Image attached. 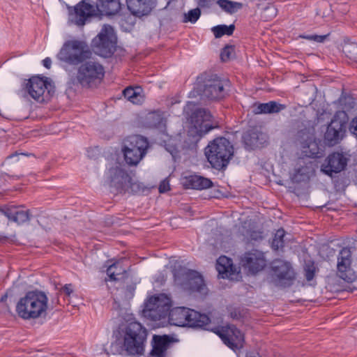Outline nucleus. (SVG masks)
<instances>
[{
    "instance_id": "nucleus-34",
    "label": "nucleus",
    "mask_w": 357,
    "mask_h": 357,
    "mask_svg": "<svg viewBox=\"0 0 357 357\" xmlns=\"http://www.w3.org/2000/svg\"><path fill=\"white\" fill-rule=\"evenodd\" d=\"M218 4L222 10L229 14H233L236 13L238 9L242 8V3L229 0H218Z\"/></svg>"
},
{
    "instance_id": "nucleus-43",
    "label": "nucleus",
    "mask_w": 357,
    "mask_h": 357,
    "mask_svg": "<svg viewBox=\"0 0 357 357\" xmlns=\"http://www.w3.org/2000/svg\"><path fill=\"white\" fill-rule=\"evenodd\" d=\"M16 208L17 207L15 206H4L3 207H0V213H1L6 218H8L9 220L13 221L16 211Z\"/></svg>"
},
{
    "instance_id": "nucleus-1",
    "label": "nucleus",
    "mask_w": 357,
    "mask_h": 357,
    "mask_svg": "<svg viewBox=\"0 0 357 357\" xmlns=\"http://www.w3.org/2000/svg\"><path fill=\"white\" fill-rule=\"evenodd\" d=\"M146 338V331L138 322H131L126 328L123 342L116 340L112 342L107 354L136 355L144 351V342Z\"/></svg>"
},
{
    "instance_id": "nucleus-32",
    "label": "nucleus",
    "mask_w": 357,
    "mask_h": 357,
    "mask_svg": "<svg viewBox=\"0 0 357 357\" xmlns=\"http://www.w3.org/2000/svg\"><path fill=\"white\" fill-rule=\"evenodd\" d=\"M139 87H137L136 89L130 86L127 87L123 91V94L128 100L134 104H139L141 102L142 99L139 92Z\"/></svg>"
},
{
    "instance_id": "nucleus-20",
    "label": "nucleus",
    "mask_w": 357,
    "mask_h": 357,
    "mask_svg": "<svg viewBox=\"0 0 357 357\" xmlns=\"http://www.w3.org/2000/svg\"><path fill=\"white\" fill-rule=\"evenodd\" d=\"M129 174L119 166L116 165L109 169L107 180L111 188H115L117 192L122 193L128 190L127 182Z\"/></svg>"
},
{
    "instance_id": "nucleus-5",
    "label": "nucleus",
    "mask_w": 357,
    "mask_h": 357,
    "mask_svg": "<svg viewBox=\"0 0 357 357\" xmlns=\"http://www.w3.org/2000/svg\"><path fill=\"white\" fill-rule=\"evenodd\" d=\"M92 56V52L87 43L79 40H69L64 43L57 58L69 65L77 66Z\"/></svg>"
},
{
    "instance_id": "nucleus-44",
    "label": "nucleus",
    "mask_w": 357,
    "mask_h": 357,
    "mask_svg": "<svg viewBox=\"0 0 357 357\" xmlns=\"http://www.w3.org/2000/svg\"><path fill=\"white\" fill-rule=\"evenodd\" d=\"M329 36V34L326 35H302L300 36L301 38L307 39L310 40H313L317 43H323Z\"/></svg>"
},
{
    "instance_id": "nucleus-27",
    "label": "nucleus",
    "mask_w": 357,
    "mask_h": 357,
    "mask_svg": "<svg viewBox=\"0 0 357 357\" xmlns=\"http://www.w3.org/2000/svg\"><path fill=\"white\" fill-rule=\"evenodd\" d=\"M286 105L275 101H270L266 103H259L254 105L253 112L256 114L279 113L286 108Z\"/></svg>"
},
{
    "instance_id": "nucleus-11",
    "label": "nucleus",
    "mask_w": 357,
    "mask_h": 357,
    "mask_svg": "<svg viewBox=\"0 0 357 357\" xmlns=\"http://www.w3.org/2000/svg\"><path fill=\"white\" fill-rule=\"evenodd\" d=\"M271 282L278 287H287L293 284L295 273L290 263L274 259L271 264Z\"/></svg>"
},
{
    "instance_id": "nucleus-30",
    "label": "nucleus",
    "mask_w": 357,
    "mask_h": 357,
    "mask_svg": "<svg viewBox=\"0 0 357 357\" xmlns=\"http://www.w3.org/2000/svg\"><path fill=\"white\" fill-rule=\"evenodd\" d=\"M231 260L225 257H220L216 262V270L222 278H228L232 271Z\"/></svg>"
},
{
    "instance_id": "nucleus-56",
    "label": "nucleus",
    "mask_w": 357,
    "mask_h": 357,
    "mask_svg": "<svg viewBox=\"0 0 357 357\" xmlns=\"http://www.w3.org/2000/svg\"><path fill=\"white\" fill-rule=\"evenodd\" d=\"M56 303H59L58 297L56 298Z\"/></svg>"
},
{
    "instance_id": "nucleus-8",
    "label": "nucleus",
    "mask_w": 357,
    "mask_h": 357,
    "mask_svg": "<svg viewBox=\"0 0 357 357\" xmlns=\"http://www.w3.org/2000/svg\"><path fill=\"white\" fill-rule=\"evenodd\" d=\"M175 282L183 289L190 293H197L201 296H206L208 289L202 275L196 271L190 269H181L174 271Z\"/></svg>"
},
{
    "instance_id": "nucleus-48",
    "label": "nucleus",
    "mask_w": 357,
    "mask_h": 357,
    "mask_svg": "<svg viewBox=\"0 0 357 357\" xmlns=\"http://www.w3.org/2000/svg\"><path fill=\"white\" fill-rule=\"evenodd\" d=\"M250 238L252 240L259 241L263 238L261 235V232L259 231H252L250 234Z\"/></svg>"
},
{
    "instance_id": "nucleus-46",
    "label": "nucleus",
    "mask_w": 357,
    "mask_h": 357,
    "mask_svg": "<svg viewBox=\"0 0 357 357\" xmlns=\"http://www.w3.org/2000/svg\"><path fill=\"white\" fill-rule=\"evenodd\" d=\"M169 190V183L163 181L160 183L159 185V192L161 193L165 192Z\"/></svg>"
},
{
    "instance_id": "nucleus-31",
    "label": "nucleus",
    "mask_w": 357,
    "mask_h": 357,
    "mask_svg": "<svg viewBox=\"0 0 357 357\" xmlns=\"http://www.w3.org/2000/svg\"><path fill=\"white\" fill-rule=\"evenodd\" d=\"M310 169L307 166H302L294 169L291 178L294 183L306 181L310 178Z\"/></svg>"
},
{
    "instance_id": "nucleus-28",
    "label": "nucleus",
    "mask_w": 357,
    "mask_h": 357,
    "mask_svg": "<svg viewBox=\"0 0 357 357\" xmlns=\"http://www.w3.org/2000/svg\"><path fill=\"white\" fill-rule=\"evenodd\" d=\"M210 322L209 317L204 314H201L194 310L188 308V321L186 326L190 327H202Z\"/></svg>"
},
{
    "instance_id": "nucleus-45",
    "label": "nucleus",
    "mask_w": 357,
    "mask_h": 357,
    "mask_svg": "<svg viewBox=\"0 0 357 357\" xmlns=\"http://www.w3.org/2000/svg\"><path fill=\"white\" fill-rule=\"evenodd\" d=\"M349 130L357 137V117L354 119L350 123Z\"/></svg>"
},
{
    "instance_id": "nucleus-4",
    "label": "nucleus",
    "mask_w": 357,
    "mask_h": 357,
    "mask_svg": "<svg viewBox=\"0 0 357 357\" xmlns=\"http://www.w3.org/2000/svg\"><path fill=\"white\" fill-rule=\"evenodd\" d=\"M190 123L188 135L192 137L191 142L197 143L203 136L211 130L219 127L211 112L204 108L195 109L190 116Z\"/></svg>"
},
{
    "instance_id": "nucleus-29",
    "label": "nucleus",
    "mask_w": 357,
    "mask_h": 357,
    "mask_svg": "<svg viewBox=\"0 0 357 357\" xmlns=\"http://www.w3.org/2000/svg\"><path fill=\"white\" fill-rule=\"evenodd\" d=\"M100 10L106 15H113L121 8L120 0H99Z\"/></svg>"
},
{
    "instance_id": "nucleus-54",
    "label": "nucleus",
    "mask_w": 357,
    "mask_h": 357,
    "mask_svg": "<svg viewBox=\"0 0 357 357\" xmlns=\"http://www.w3.org/2000/svg\"><path fill=\"white\" fill-rule=\"evenodd\" d=\"M304 133H305V132L303 130H301L300 132H298V137L303 138V134H304Z\"/></svg>"
},
{
    "instance_id": "nucleus-15",
    "label": "nucleus",
    "mask_w": 357,
    "mask_h": 357,
    "mask_svg": "<svg viewBox=\"0 0 357 357\" xmlns=\"http://www.w3.org/2000/svg\"><path fill=\"white\" fill-rule=\"evenodd\" d=\"M49 86L50 83L48 82L47 77L44 79L39 76H33L26 80L20 92L24 98L29 96L35 100L42 102L44 101V93Z\"/></svg>"
},
{
    "instance_id": "nucleus-47",
    "label": "nucleus",
    "mask_w": 357,
    "mask_h": 357,
    "mask_svg": "<svg viewBox=\"0 0 357 357\" xmlns=\"http://www.w3.org/2000/svg\"><path fill=\"white\" fill-rule=\"evenodd\" d=\"M305 276L307 281H311L314 276V270L311 269L310 268H307V269H305Z\"/></svg>"
},
{
    "instance_id": "nucleus-51",
    "label": "nucleus",
    "mask_w": 357,
    "mask_h": 357,
    "mask_svg": "<svg viewBox=\"0 0 357 357\" xmlns=\"http://www.w3.org/2000/svg\"><path fill=\"white\" fill-rule=\"evenodd\" d=\"M307 134H309V130H307ZM304 142L305 143H308V142L311 141L312 140V137L310 136H309V135H307V136L306 137L305 139H303Z\"/></svg>"
},
{
    "instance_id": "nucleus-26",
    "label": "nucleus",
    "mask_w": 357,
    "mask_h": 357,
    "mask_svg": "<svg viewBox=\"0 0 357 357\" xmlns=\"http://www.w3.org/2000/svg\"><path fill=\"white\" fill-rule=\"evenodd\" d=\"M126 2L129 10L137 17L147 15L153 10L150 6H146L143 0H126Z\"/></svg>"
},
{
    "instance_id": "nucleus-18",
    "label": "nucleus",
    "mask_w": 357,
    "mask_h": 357,
    "mask_svg": "<svg viewBox=\"0 0 357 357\" xmlns=\"http://www.w3.org/2000/svg\"><path fill=\"white\" fill-rule=\"evenodd\" d=\"M351 252L348 248H343L337 257V275L347 282H352L356 275L351 268Z\"/></svg>"
},
{
    "instance_id": "nucleus-21",
    "label": "nucleus",
    "mask_w": 357,
    "mask_h": 357,
    "mask_svg": "<svg viewBox=\"0 0 357 357\" xmlns=\"http://www.w3.org/2000/svg\"><path fill=\"white\" fill-rule=\"evenodd\" d=\"M174 342V338L167 335H154L152 338V349L149 353V357H166L167 351L171 344Z\"/></svg>"
},
{
    "instance_id": "nucleus-12",
    "label": "nucleus",
    "mask_w": 357,
    "mask_h": 357,
    "mask_svg": "<svg viewBox=\"0 0 357 357\" xmlns=\"http://www.w3.org/2000/svg\"><path fill=\"white\" fill-rule=\"evenodd\" d=\"M80 64L77 70V80L83 87H90L103 78L105 70L100 63L89 61Z\"/></svg>"
},
{
    "instance_id": "nucleus-52",
    "label": "nucleus",
    "mask_w": 357,
    "mask_h": 357,
    "mask_svg": "<svg viewBox=\"0 0 357 357\" xmlns=\"http://www.w3.org/2000/svg\"><path fill=\"white\" fill-rule=\"evenodd\" d=\"M207 1L208 0H199V5L203 6Z\"/></svg>"
},
{
    "instance_id": "nucleus-22",
    "label": "nucleus",
    "mask_w": 357,
    "mask_h": 357,
    "mask_svg": "<svg viewBox=\"0 0 357 357\" xmlns=\"http://www.w3.org/2000/svg\"><path fill=\"white\" fill-rule=\"evenodd\" d=\"M267 135L257 128L248 130L243 135V140L247 149L260 148L267 142Z\"/></svg>"
},
{
    "instance_id": "nucleus-13",
    "label": "nucleus",
    "mask_w": 357,
    "mask_h": 357,
    "mask_svg": "<svg viewBox=\"0 0 357 357\" xmlns=\"http://www.w3.org/2000/svg\"><path fill=\"white\" fill-rule=\"evenodd\" d=\"M347 128V114L343 111L337 112L327 127L324 135L328 146H334L343 138Z\"/></svg>"
},
{
    "instance_id": "nucleus-41",
    "label": "nucleus",
    "mask_w": 357,
    "mask_h": 357,
    "mask_svg": "<svg viewBox=\"0 0 357 357\" xmlns=\"http://www.w3.org/2000/svg\"><path fill=\"white\" fill-rule=\"evenodd\" d=\"M201 15V10L199 8H197L188 11L187 14L184 15V22H190L192 23H195L199 18Z\"/></svg>"
},
{
    "instance_id": "nucleus-24",
    "label": "nucleus",
    "mask_w": 357,
    "mask_h": 357,
    "mask_svg": "<svg viewBox=\"0 0 357 357\" xmlns=\"http://www.w3.org/2000/svg\"><path fill=\"white\" fill-rule=\"evenodd\" d=\"M106 273L109 278L108 281L124 283L126 280H128L126 270L119 261L109 265ZM106 281H107V279Z\"/></svg>"
},
{
    "instance_id": "nucleus-9",
    "label": "nucleus",
    "mask_w": 357,
    "mask_h": 357,
    "mask_svg": "<svg viewBox=\"0 0 357 357\" xmlns=\"http://www.w3.org/2000/svg\"><path fill=\"white\" fill-rule=\"evenodd\" d=\"M116 42L113 27L109 24H105L97 36L93 39L91 48L97 55L109 58L116 51Z\"/></svg>"
},
{
    "instance_id": "nucleus-16",
    "label": "nucleus",
    "mask_w": 357,
    "mask_h": 357,
    "mask_svg": "<svg viewBox=\"0 0 357 357\" xmlns=\"http://www.w3.org/2000/svg\"><path fill=\"white\" fill-rule=\"evenodd\" d=\"M240 264L250 273L254 275L265 268L266 260L262 252L253 249L241 257Z\"/></svg>"
},
{
    "instance_id": "nucleus-35",
    "label": "nucleus",
    "mask_w": 357,
    "mask_h": 357,
    "mask_svg": "<svg viewBox=\"0 0 357 357\" xmlns=\"http://www.w3.org/2000/svg\"><path fill=\"white\" fill-rule=\"evenodd\" d=\"M235 26L234 24H231L229 26L218 25L212 29V31L213 32L215 38H220L224 35H232Z\"/></svg>"
},
{
    "instance_id": "nucleus-36",
    "label": "nucleus",
    "mask_w": 357,
    "mask_h": 357,
    "mask_svg": "<svg viewBox=\"0 0 357 357\" xmlns=\"http://www.w3.org/2000/svg\"><path fill=\"white\" fill-rule=\"evenodd\" d=\"M342 51L345 55L351 59H357V43H345L342 47Z\"/></svg>"
},
{
    "instance_id": "nucleus-37",
    "label": "nucleus",
    "mask_w": 357,
    "mask_h": 357,
    "mask_svg": "<svg viewBox=\"0 0 357 357\" xmlns=\"http://www.w3.org/2000/svg\"><path fill=\"white\" fill-rule=\"evenodd\" d=\"M284 235L285 231L283 229L277 230L271 243V246L274 250H278L284 246L283 238Z\"/></svg>"
},
{
    "instance_id": "nucleus-38",
    "label": "nucleus",
    "mask_w": 357,
    "mask_h": 357,
    "mask_svg": "<svg viewBox=\"0 0 357 357\" xmlns=\"http://www.w3.org/2000/svg\"><path fill=\"white\" fill-rule=\"evenodd\" d=\"M30 219V213L29 211L19 210L16 208L13 222L18 225L24 224Z\"/></svg>"
},
{
    "instance_id": "nucleus-2",
    "label": "nucleus",
    "mask_w": 357,
    "mask_h": 357,
    "mask_svg": "<svg viewBox=\"0 0 357 357\" xmlns=\"http://www.w3.org/2000/svg\"><path fill=\"white\" fill-rule=\"evenodd\" d=\"M231 143L224 137H216L205 148V155L211 167L218 171L225 170L234 156Z\"/></svg>"
},
{
    "instance_id": "nucleus-19",
    "label": "nucleus",
    "mask_w": 357,
    "mask_h": 357,
    "mask_svg": "<svg viewBox=\"0 0 357 357\" xmlns=\"http://www.w3.org/2000/svg\"><path fill=\"white\" fill-rule=\"evenodd\" d=\"M348 160L342 153L333 152L325 159L321 170L326 174L332 176L333 173H339L344 170L347 165Z\"/></svg>"
},
{
    "instance_id": "nucleus-17",
    "label": "nucleus",
    "mask_w": 357,
    "mask_h": 357,
    "mask_svg": "<svg viewBox=\"0 0 357 357\" xmlns=\"http://www.w3.org/2000/svg\"><path fill=\"white\" fill-rule=\"evenodd\" d=\"M215 333L228 347L233 350L241 349L243 346L244 336L234 326L217 329Z\"/></svg>"
},
{
    "instance_id": "nucleus-50",
    "label": "nucleus",
    "mask_w": 357,
    "mask_h": 357,
    "mask_svg": "<svg viewBox=\"0 0 357 357\" xmlns=\"http://www.w3.org/2000/svg\"><path fill=\"white\" fill-rule=\"evenodd\" d=\"M43 64L46 68L50 69L52 64V60L50 59V58L47 57L45 59H43Z\"/></svg>"
},
{
    "instance_id": "nucleus-39",
    "label": "nucleus",
    "mask_w": 357,
    "mask_h": 357,
    "mask_svg": "<svg viewBox=\"0 0 357 357\" xmlns=\"http://www.w3.org/2000/svg\"><path fill=\"white\" fill-rule=\"evenodd\" d=\"M149 123L151 126L159 128L163 124L164 117L160 112H154L149 114Z\"/></svg>"
},
{
    "instance_id": "nucleus-23",
    "label": "nucleus",
    "mask_w": 357,
    "mask_h": 357,
    "mask_svg": "<svg viewBox=\"0 0 357 357\" xmlns=\"http://www.w3.org/2000/svg\"><path fill=\"white\" fill-rule=\"evenodd\" d=\"M182 184L185 188L204 190L213 186V182L208 178L193 174L183 178Z\"/></svg>"
},
{
    "instance_id": "nucleus-7",
    "label": "nucleus",
    "mask_w": 357,
    "mask_h": 357,
    "mask_svg": "<svg viewBox=\"0 0 357 357\" xmlns=\"http://www.w3.org/2000/svg\"><path fill=\"white\" fill-rule=\"evenodd\" d=\"M149 147L147 138L138 135L128 137L122 148L125 161L130 166L137 165L146 154Z\"/></svg>"
},
{
    "instance_id": "nucleus-10",
    "label": "nucleus",
    "mask_w": 357,
    "mask_h": 357,
    "mask_svg": "<svg viewBox=\"0 0 357 357\" xmlns=\"http://www.w3.org/2000/svg\"><path fill=\"white\" fill-rule=\"evenodd\" d=\"M172 306L170 297L164 294L150 297L144 303L143 316L152 321L166 318Z\"/></svg>"
},
{
    "instance_id": "nucleus-6",
    "label": "nucleus",
    "mask_w": 357,
    "mask_h": 357,
    "mask_svg": "<svg viewBox=\"0 0 357 357\" xmlns=\"http://www.w3.org/2000/svg\"><path fill=\"white\" fill-rule=\"evenodd\" d=\"M197 91L202 97L211 100H219L227 95L229 82L217 75H204L200 77Z\"/></svg>"
},
{
    "instance_id": "nucleus-49",
    "label": "nucleus",
    "mask_w": 357,
    "mask_h": 357,
    "mask_svg": "<svg viewBox=\"0 0 357 357\" xmlns=\"http://www.w3.org/2000/svg\"><path fill=\"white\" fill-rule=\"evenodd\" d=\"M61 291H63L67 296H70V294L73 292L72 284H66L61 289Z\"/></svg>"
},
{
    "instance_id": "nucleus-33",
    "label": "nucleus",
    "mask_w": 357,
    "mask_h": 357,
    "mask_svg": "<svg viewBox=\"0 0 357 357\" xmlns=\"http://www.w3.org/2000/svg\"><path fill=\"white\" fill-rule=\"evenodd\" d=\"M127 186L128 190H124L123 193L140 194L146 190L142 183L135 181L130 176H129L128 180Z\"/></svg>"
},
{
    "instance_id": "nucleus-40",
    "label": "nucleus",
    "mask_w": 357,
    "mask_h": 357,
    "mask_svg": "<svg viewBox=\"0 0 357 357\" xmlns=\"http://www.w3.org/2000/svg\"><path fill=\"white\" fill-rule=\"evenodd\" d=\"M234 46L226 45L220 53V59L222 61H227L234 57Z\"/></svg>"
},
{
    "instance_id": "nucleus-42",
    "label": "nucleus",
    "mask_w": 357,
    "mask_h": 357,
    "mask_svg": "<svg viewBox=\"0 0 357 357\" xmlns=\"http://www.w3.org/2000/svg\"><path fill=\"white\" fill-rule=\"evenodd\" d=\"M119 287L121 289H125V296L128 298H131L133 296V293L135 290V285L133 284H128L127 280L125 282H119Z\"/></svg>"
},
{
    "instance_id": "nucleus-3",
    "label": "nucleus",
    "mask_w": 357,
    "mask_h": 357,
    "mask_svg": "<svg viewBox=\"0 0 357 357\" xmlns=\"http://www.w3.org/2000/svg\"><path fill=\"white\" fill-rule=\"evenodd\" d=\"M48 298L45 292L35 290L28 291L16 305L18 316L24 319H36L45 314Z\"/></svg>"
},
{
    "instance_id": "nucleus-55",
    "label": "nucleus",
    "mask_w": 357,
    "mask_h": 357,
    "mask_svg": "<svg viewBox=\"0 0 357 357\" xmlns=\"http://www.w3.org/2000/svg\"><path fill=\"white\" fill-rule=\"evenodd\" d=\"M246 357H260V356H249V355H247Z\"/></svg>"
},
{
    "instance_id": "nucleus-14",
    "label": "nucleus",
    "mask_w": 357,
    "mask_h": 357,
    "mask_svg": "<svg viewBox=\"0 0 357 357\" xmlns=\"http://www.w3.org/2000/svg\"><path fill=\"white\" fill-rule=\"evenodd\" d=\"M68 23L83 26L88 19L96 15V8L85 0L75 6H68Z\"/></svg>"
},
{
    "instance_id": "nucleus-53",
    "label": "nucleus",
    "mask_w": 357,
    "mask_h": 357,
    "mask_svg": "<svg viewBox=\"0 0 357 357\" xmlns=\"http://www.w3.org/2000/svg\"><path fill=\"white\" fill-rule=\"evenodd\" d=\"M7 297H8L7 294L3 295V296L1 298V302H4V301H6V299H7Z\"/></svg>"
},
{
    "instance_id": "nucleus-25",
    "label": "nucleus",
    "mask_w": 357,
    "mask_h": 357,
    "mask_svg": "<svg viewBox=\"0 0 357 357\" xmlns=\"http://www.w3.org/2000/svg\"><path fill=\"white\" fill-rule=\"evenodd\" d=\"M188 307H178L173 308L168 314L169 323L177 326H185L186 321H188Z\"/></svg>"
}]
</instances>
